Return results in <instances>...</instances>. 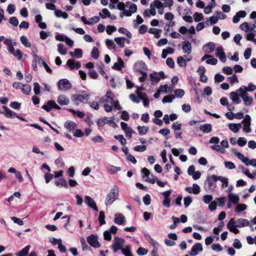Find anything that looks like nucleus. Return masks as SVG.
<instances>
[{
    "label": "nucleus",
    "instance_id": "f3484780",
    "mask_svg": "<svg viewBox=\"0 0 256 256\" xmlns=\"http://www.w3.org/2000/svg\"><path fill=\"white\" fill-rule=\"evenodd\" d=\"M206 60V62L209 64L216 65L218 62V60L214 58L211 55L205 54L202 58V61H204L205 60L207 59Z\"/></svg>",
    "mask_w": 256,
    "mask_h": 256
},
{
    "label": "nucleus",
    "instance_id": "7ed1b4c3",
    "mask_svg": "<svg viewBox=\"0 0 256 256\" xmlns=\"http://www.w3.org/2000/svg\"><path fill=\"white\" fill-rule=\"evenodd\" d=\"M89 96V94L85 92H82L81 94L73 95L72 96V100L76 106H78L81 102H88Z\"/></svg>",
    "mask_w": 256,
    "mask_h": 256
},
{
    "label": "nucleus",
    "instance_id": "4c0bfd02",
    "mask_svg": "<svg viewBox=\"0 0 256 256\" xmlns=\"http://www.w3.org/2000/svg\"><path fill=\"white\" fill-rule=\"evenodd\" d=\"M55 15L58 18H62L64 19L68 18V14L66 12H63L60 10H56L54 11Z\"/></svg>",
    "mask_w": 256,
    "mask_h": 256
},
{
    "label": "nucleus",
    "instance_id": "c85d7f7f",
    "mask_svg": "<svg viewBox=\"0 0 256 256\" xmlns=\"http://www.w3.org/2000/svg\"><path fill=\"white\" fill-rule=\"evenodd\" d=\"M232 151L235 154V155L237 156L238 159H240L242 162L246 164L247 162H248V158L244 156V154L238 152L236 149H233Z\"/></svg>",
    "mask_w": 256,
    "mask_h": 256
},
{
    "label": "nucleus",
    "instance_id": "e433bc0d",
    "mask_svg": "<svg viewBox=\"0 0 256 256\" xmlns=\"http://www.w3.org/2000/svg\"><path fill=\"white\" fill-rule=\"evenodd\" d=\"M160 91L162 92L167 93L172 92L174 88V86H168L167 84L162 85L160 86Z\"/></svg>",
    "mask_w": 256,
    "mask_h": 256
},
{
    "label": "nucleus",
    "instance_id": "37998d69",
    "mask_svg": "<svg viewBox=\"0 0 256 256\" xmlns=\"http://www.w3.org/2000/svg\"><path fill=\"white\" fill-rule=\"evenodd\" d=\"M118 31L120 33L125 34L129 38L132 37V34L124 28L122 27L119 28Z\"/></svg>",
    "mask_w": 256,
    "mask_h": 256
},
{
    "label": "nucleus",
    "instance_id": "a18cd8bd",
    "mask_svg": "<svg viewBox=\"0 0 256 256\" xmlns=\"http://www.w3.org/2000/svg\"><path fill=\"white\" fill-rule=\"evenodd\" d=\"M121 250L125 256H133L130 252V248L128 246H126Z\"/></svg>",
    "mask_w": 256,
    "mask_h": 256
},
{
    "label": "nucleus",
    "instance_id": "dca6fc26",
    "mask_svg": "<svg viewBox=\"0 0 256 256\" xmlns=\"http://www.w3.org/2000/svg\"><path fill=\"white\" fill-rule=\"evenodd\" d=\"M8 172L15 174L16 178L18 180V182H23V178L21 172L20 171L16 170L14 168L11 167L8 168Z\"/></svg>",
    "mask_w": 256,
    "mask_h": 256
},
{
    "label": "nucleus",
    "instance_id": "ddd939ff",
    "mask_svg": "<svg viewBox=\"0 0 256 256\" xmlns=\"http://www.w3.org/2000/svg\"><path fill=\"white\" fill-rule=\"evenodd\" d=\"M202 244L200 243H196L192 246V250L189 252V254L191 256H196L200 252H202Z\"/></svg>",
    "mask_w": 256,
    "mask_h": 256
},
{
    "label": "nucleus",
    "instance_id": "774afa93",
    "mask_svg": "<svg viewBox=\"0 0 256 256\" xmlns=\"http://www.w3.org/2000/svg\"><path fill=\"white\" fill-rule=\"evenodd\" d=\"M136 252L137 254L140 256H144L148 254V250L144 248L140 247L137 250Z\"/></svg>",
    "mask_w": 256,
    "mask_h": 256
},
{
    "label": "nucleus",
    "instance_id": "2eb2a0df",
    "mask_svg": "<svg viewBox=\"0 0 256 256\" xmlns=\"http://www.w3.org/2000/svg\"><path fill=\"white\" fill-rule=\"evenodd\" d=\"M57 102L60 106H68L70 102L69 98L64 94L59 95L57 98Z\"/></svg>",
    "mask_w": 256,
    "mask_h": 256
},
{
    "label": "nucleus",
    "instance_id": "bf43d9fd",
    "mask_svg": "<svg viewBox=\"0 0 256 256\" xmlns=\"http://www.w3.org/2000/svg\"><path fill=\"white\" fill-rule=\"evenodd\" d=\"M91 56L97 60L99 56V51L97 48H94L91 52Z\"/></svg>",
    "mask_w": 256,
    "mask_h": 256
},
{
    "label": "nucleus",
    "instance_id": "c756f323",
    "mask_svg": "<svg viewBox=\"0 0 256 256\" xmlns=\"http://www.w3.org/2000/svg\"><path fill=\"white\" fill-rule=\"evenodd\" d=\"M230 98L234 104H239L241 102V100L238 96V94L236 92H231L230 94Z\"/></svg>",
    "mask_w": 256,
    "mask_h": 256
},
{
    "label": "nucleus",
    "instance_id": "864d4df0",
    "mask_svg": "<svg viewBox=\"0 0 256 256\" xmlns=\"http://www.w3.org/2000/svg\"><path fill=\"white\" fill-rule=\"evenodd\" d=\"M105 218V214L104 212L100 211V212L99 216H98V220L100 222V224L102 226L106 224V222L104 220Z\"/></svg>",
    "mask_w": 256,
    "mask_h": 256
},
{
    "label": "nucleus",
    "instance_id": "1a4fd4ad",
    "mask_svg": "<svg viewBox=\"0 0 256 256\" xmlns=\"http://www.w3.org/2000/svg\"><path fill=\"white\" fill-rule=\"evenodd\" d=\"M71 87L70 84L66 79H62L58 82V88L60 91L65 92L68 90Z\"/></svg>",
    "mask_w": 256,
    "mask_h": 256
},
{
    "label": "nucleus",
    "instance_id": "5701e85b",
    "mask_svg": "<svg viewBox=\"0 0 256 256\" xmlns=\"http://www.w3.org/2000/svg\"><path fill=\"white\" fill-rule=\"evenodd\" d=\"M125 222V218L124 215L120 213H117L114 216V222L118 225L124 224Z\"/></svg>",
    "mask_w": 256,
    "mask_h": 256
},
{
    "label": "nucleus",
    "instance_id": "09e8293b",
    "mask_svg": "<svg viewBox=\"0 0 256 256\" xmlns=\"http://www.w3.org/2000/svg\"><path fill=\"white\" fill-rule=\"evenodd\" d=\"M177 64L180 67L186 66V60L182 56H178L177 58Z\"/></svg>",
    "mask_w": 256,
    "mask_h": 256
},
{
    "label": "nucleus",
    "instance_id": "aec40b11",
    "mask_svg": "<svg viewBox=\"0 0 256 256\" xmlns=\"http://www.w3.org/2000/svg\"><path fill=\"white\" fill-rule=\"evenodd\" d=\"M137 10V6L135 4H131L130 6V9L128 10H124L123 14L126 16H130L132 14L135 13Z\"/></svg>",
    "mask_w": 256,
    "mask_h": 256
},
{
    "label": "nucleus",
    "instance_id": "0e129e2a",
    "mask_svg": "<svg viewBox=\"0 0 256 256\" xmlns=\"http://www.w3.org/2000/svg\"><path fill=\"white\" fill-rule=\"evenodd\" d=\"M104 97L110 99V104H113L114 96L111 92H108L106 94V96Z\"/></svg>",
    "mask_w": 256,
    "mask_h": 256
},
{
    "label": "nucleus",
    "instance_id": "4be33fe9",
    "mask_svg": "<svg viewBox=\"0 0 256 256\" xmlns=\"http://www.w3.org/2000/svg\"><path fill=\"white\" fill-rule=\"evenodd\" d=\"M254 28L251 26L248 31H246V38L248 40H254V38L256 36V31L254 30Z\"/></svg>",
    "mask_w": 256,
    "mask_h": 256
},
{
    "label": "nucleus",
    "instance_id": "39448f33",
    "mask_svg": "<svg viewBox=\"0 0 256 256\" xmlns=\"http://www.w3.org/2000/svg\"><path fill=\"white\" fill-rule=\"evenodd\" d=\"M2 108H4V111L0 110V113L3 114L6 118H14L16 117L22 121L26 122L24 118L18 116L14 112L12 111L6 106H3Z\"/></svg>",
    "mask_w": 256,
    "mask_h": 256
},
{
    "label": "nucleus",
    "instance_id": "680f3d73",
    "mask_svg": "<svg viewBox=\"0 0 256 256\" xmlns=\"http://www.w3.org/2000/svg\"><path fill=\"white\" fill-rule=\"evenodd\" d=\"M116 28L115 26L108 25L106 26V32L108 34L110 35L113 32H116Z\"/></svg>",
    "mask_w": 256,
    "mask_h": 256
},
{
    "label": "nucleus",
    "instance_id": "79ce46f5",
    "mask_svg": "<svg viewBox=\"0 0 256 256\" xmlns=\"http://www.w3.org/2000/svg\"><path fill=\"white\" fill-rule=\"evenodd\" d=\"M20 40L22 44L26 48H30L31 46V44L28 42L26 36H22L20 38Z\"/></svg>",
    "mask_w": 256,
    "mask_h": 256
},
{
    "label": "nucleus",
    "instance_id": "603ef678",
    "mask_svg": "<svg viewBox=\"0 0 256 256\" xmlns=\"http://www.w3.org/2000/svg\"><path fill=\"white\" fill-rule=\"evenodd\" d=\"M56 184L57 186H64L65 188L68 187L66 181L62 178H61L56 181Z\"/></svg>",
    "mask_w": 256,
    "mask_h": 256
},
{
    "label": "nucleus",
    "instance_id": "473e14b6",
    "mask_svg": "<svg viewBox=\"0 0 256 256\" xmlns=\"http://www.w3.org/2000/svg\"><path fill=\"white\" fill-rule=\"evenodd\" d=\"M124 67V62L120 58H118V62H115L112 66V68L118 70H121Z\"/></svg>",
    "mask_w": 256,
    "mask_h": 256
},
{
    "label": "nucleus",
    "instance_id": "a211bd4d",
    "mask_svg": "<svg viewBox=\"0 0 256 256\" xmlns=\"http://www.w3.org/2000/svg\"><path fill=\"white\" fill-rule=\"evenodd\" d=\"M146 64L144 62L139 61L135 63L134 69L139 72H144V70L146 68Z\"/></svg>",
    "mask_w": 256,
    "mask_h": 256
},
{
    "label": "nucleus",
    "instance_id": "3c124183",
    "mask_svg": "<svg viewBox=\"0 0 256 256\" xmlns=\"http://www.w3.org/2000/svg\"><path fill=\"white\" fill-rule=\"evenodd\" d=\"M212 150H215L217 152H218L222 154H224L226 150L224 148L221 147L218 144L212 145L210 146Z\"/></svg>",
    "mask_w": 256,
    "mask_h": 256
},
{
    "label": "nucleus",
    "instance_id": "49530a36",
    "mask_svg": "<svg viewBox=\"0 0 256 256\" xmlns=\"http://www.w3.org/2000/svg\"><path fill=\"white\" fill-rule=\"evenodd\" d=\"M137 128L140 135H144L148 132V127L145 126H138Z\"/></svg>",
    "mask_w": 256,
    "mask_h": 256
},
{
    "label": "nucleus",
    "instance_id": "6ab92c4d",
    "mask_svg": "<svg viewBox=\"0 0 256 256\" xmlns=\"http://www.w3.org/2000/svg\"><path fill=\"white\" fill-rule=\"evenodd\" d=\"M66 64L70 67V70H74V68L78 69L81 66V64L79 62H75L72 59L68 60Z\"/></svg>",
    "mask_w": 256,
    "mask_h": 256
},
{
    "label": "nucleus",
    "instance_id": "393cba45",
    "mask_svg": "<svg viewBox=\"0 0 256 256\" xmlns=\"http://www.w3.org/2000/svg\"><path fill=\"white\" fill-rule=\"evenodd\" d=\"M228 198L230 202H232L234 204H236L240 202L239 196L237 194L230 192L228 194Z\"/></svg>",
    "mask_w": 256,
    "mask_h": 256
},
{
    "label": "nucleus",
    "instance_id": "c9c22d12",
    "mask_svg": "<svg viewBox=\"0 0 256 256\" xmlns=\"http://www.w3.org/2000/svg\"><path fill=\"white\" fill-rule=\"evenodd\" d=\"M150 80L152 84H154V82L157 83L160 80V78L159 77V74L156 72H154L150 74Z\"/></svg>",
    "mask_w": 256,
    "mask_h": 256
},
{
    "label": "nucleus",
    "instance_id": "4d7b16f0",
    "mask_svg": "<svg viewBox=\"0 0 256 256\" xmlns=\"http://www.w3.org/2000/svg\"><path fill=\"white\" fill-rule=\"evenodd\" d=\"M212 196L210 194H206L202 197V200L206 204H210L212 201Z\"/></svg>",
    "mask_w": 256,
    "mask_h": 256
},
{
    "label": "nucleus",
    "instance_id": "13d9d810",
    "mask_svg": "<svg viewBox=\"0 0 256 256\" xmlns=\"http://www.w3.org/2000/svg\"><path fill=\"white\" fill-rule=\"evenodd\" d=\"M99 15L102 17V18H106V16L110 17V14L108 10L106 8H103L102 10V13L100 12Z\"/></svg>",
    "mask_w": 256,
    "mask_h": 256
},
{
    "label": "nucleus",
    "instance_id": "f8f14e48",
    "mask_svg": "<svg viewBox=\"0 0 256 256\" xmlns=\"http://www.w3.org/2000/svg\"><path fill=\"white\" fill-rule=\"evenodd\" d=\"M84 202L88 206L92 208L96 211H98V208L96 202L90 196H85Z\"/></svg>",
    "mask_w": 256,
    "mask_h": 256
},
{
    "label": "nucleus",
    "instance_id": "f704fd0d",
    "mask_svg": "<svg viewBox=\"0 0 256 256\" xmlns=\"http://www.w3.org/2000/svg\"><path fill=\"white\" fill-rule=\"evenodd\" d=\"M144 236L146 239L150 243L154 248H158L159 244L149 234H145Z\"/></svg>",
    "mask_w": 256,
    "mask_h": 256
},
{
    "label": "nucleus",
    "instance_id": "423d86ee",
    "mask_svg": "<svg viewBox=\"0 0 256 256\" xmlns=\"http://www.w3.org/2000/svg\"><path fill=\"white\" fill-rule=\"evenodd\" d=\"M124 239L118 236L115 237L112 244L114 252H116L118 250H122L124 248Z\"/></svg>",
    "mask_w": 256,
    "mask_h": 256
},
{
    "label": "nucleus",
    "instance_id": "2f4dec72",
    "mask_svg": "<svg viewBox=\"0 0 256 256\" xmlns=\"http://www.w3.org/2000/svg\"><path fill=\"white\" fill-rule=\"evenodd\" d=\"M31 248L30 245H28L23 248L21 250L16 253L17 256H28L30 250Z\"/></svg>",
    "mask_w": 256,
    "mask_h": 256
},
{
    "label": "nucleus",
    "instance_id": "58836bf2",
    "mask_svg": "<svg viewBox=\"0 0 256 256\" xmlns=\"http://www.w3.org/2000/svg\"><path fill=\"white\" fill-rule=\"evenodd\" d=\"M162 30L160 29L150 28L148 30V32L154 34L156 38H159L160 36V33L162 32Z\"/></svg>",
    "mask_w": 256,
    "mask_h": 256
},
{
    "label": "nucleus",
    "instance_id": "5fc2aeb1",
    "mask_svg": "<svg viewBox=\"0 0 256 256\" xmlns=\"http://www.w3.org/2000/svg\"><path fill=\"white\" fill-rule=\"evenodd\" d=\"M247 208V206L245 204H238L236 208V210L237 212H240Z\"/></svg>",
    "mask_w": 256,
    "mask_h": 256
},
{
    "label": "nucleus",
    "instance_id": "a19ab883",
    "mask_svg": "<svg viewBox=\"0 0 256 256\" xmlns=\"http://www.w3.org/2000/svg\"><path fill=\"white\" fill-rule=\"evenodd\" d=\"M244 102L245 105L250 106L252 104V97L248 96V94L243 95L242 98Z\"/></svg>",
    "mask_w": 256,
    "mask_h": 256
},
{
    "label": "nucleus",
    "instance_id": "a878e982",
    "mask_svg": "<svg viewBox=\"0 0 256 256\" xmlns=\"http://www.w3.org/2000/svg\"><path fill=\"white\" fill-rule=\"evenodd\" d=\"M215 47V44L214 42H210L204 44L203 46V49L205 52L210 53L214 50Z\"/></svg>",
    "mask_w": 256,
    "mask_h": 256
},
{
    "label": "nucleus",
    "instance_id": "69168bd1",
    "mask_svg": "<svg viewBox=\"0 0 256 256\" xmlns=\"http://www.w3.org/2000/svg\"><path fill=\"white\" fill-rule=\"evenodd\" d=\"M74 115L80 118H82L84 117L85 116V114L84 112H80V111H76L73 110H69Z\"/></svg>",
    "mask_w": 256,
    "mask_h": 256
},
{
    "label": "nucleus",
    "instance_id": "9d476101",
    "mask_svg": "<svg viewBox=\"0 0 256 256\" xmlns=\"http://www.w3.org/2000/svg\"><path fill=\"white\" fill-rule=\"evenodd\" d=\"M86 240L88 244L92 246L94 248H98L100 246L98 242V237L96 235L92 234L87 238Z\"/></svg>",
    "mask_w": 256,
    "mask_h": 256
},
{
    "label": "nucleus",
    "instance_id": "f257e3e1",
    "mask_svg": "<svg viewBox=\"0 0 256 256\" xmlns=\"http://www.w3.org/2000/svg\"><path fill=\"white\" fill-rule=\"evenodd\" d=\"M248 225L249 222L246 219L238 218L236 221L234 218H231L227 224V228L230 232L236 234L240 232L236 228L245 227Z\"/></svg>",
    "mask_w": 256,
    "mask_h": 256
},
{
    "label": "nucleus",
    "instance_id": "4468645a",
    "mask_svg": "<svg viewBox=\"0 0 256 256\" xmlns=\"http://www.w3.org/2000/svg\"><path fill=\"white\" fill-rule=\"evenodd\" d=\"M216 56L219 58L220 60L224 62L226 60V54L222 47H218L216 50Z\"/></svg>",
    "mask_w": 256,
    "mask_h": 256
},
{
    "label": "nucleus",
    "instance_id": "bb28decb",
    "mask_svg": "<svg viewBox=\"0 0 256 256\" xmlns=\"http://www.w3.org/2000/svg\"><path fill=\"white\" fill-rule=\"evenodd\" d=\"M200 130L204 133L208 134L212 131V126L210 124H201Z\"/></svg>",
    "mask_w": 256,
    "mask_h": 256
},
{
    "label": "nucleus",
    "instance_id": "338daca9",
    "mask_svg": "<svg viewBox=\"0 0 256 256\" xmlns=\"http://www.w3.org/2000/svg\"><path fill=\"white\" fill-rule=\"evenodd\" d=\"M34 91L36 95H38L40 94V86L37 82L34 83Z\"/></svg>",
    "mask_w": 256,
    "mask_h": 256
},
{
    "label": "nucleus",
    "instance_id": "de8ad7c7",
    "mask_svg": "<svg viewBox=\"0 0 256 256\" xmlns=\"http://www.w3.org/2000/svg\"><path fill=\"white\" fill-rule=\"evenodd\" d=\"M114 41L120 48L124 47V39L123 38V37L115 38Z\"/></svg>",
    "mask_w": 256,
    "mask_h": 256
},
{
    "label": "nucleus",
    "instance_id": "72a5a7b5",
    "mask_svg": "<svg viewBox=\"0 0 256 256\" xmlns=\"http://www.w3.org/2000/svg\"><path fill=\"white\" fill-rule=\"evenodd\" d=\"M228 128L234 132H238L242 127L241 124L230 123L228 125Z\"/></svg>",
    "mask_w": 256,
    "mask_h": 256
},
{
    "label": "nucleus",
    "instance_id": "6e6552de",
    "mask_svg": "<svg viewBox=\"0 0 256 256\" xmlns=\"http://www.w3.org/2000/svg\"><path fill=\"white\" fill-rule=\"evenodd\" d=\"M42 108L47 112H50L53 108L57 110H61L60 106L53 100H48L46 104H44L42 106Z\"/></svg>",
    "mask_w": 256,
    "mask_h": 256
},
{
    "label": "nucleus",
    "instance_id": "b1692460",
    "mask_svg": "<svg viewBox=\"0 0 256 256\" xmlns=\"http://www.w3.org/2000/svg\"><path fill=\"white\" fill-rule=\"evenodd\" d=\"M182 49L184 53L190 54L192 52V49L191 43L188 40L183 42Z\"/></svg>",
    "mask_w": 256,
    "mask_h": 256
},
{
    "label": "nucleus",
    "instance_id": "f03ea898",
    "mask_svg": "<svg viewBox=\"0 0 256 256\" xmlns=\"http://www.w3.org/2000/svg\"><path fill=\"white\" fill-rule=\"evenodd\" d=\"M120 191L118 188L116 186H113L110 190V192L106 194L104 203L106 206L112 204L118 198L119 196Z\"/></svg>",
    "mask_w": 256,
    "mask_h": 256
},
{
    "label": "nucleus",
    "instance_id": "7c9ffc66",
    "mask_svg": "<svg viewBox=\"0 0 256 256\" xmlns=\"http://www.w3.org/2000/svg\"><path fill=\"white\" fill-rule=\"evenodd\" d=\"M64 128L68 130L70 132L74 131L76 130V124L72 121H66L64 123Z\"/></svg>",
    "mask_w": 256,
    "mask_h": 256
},
{
    "label": "nucleus",
    "instance_id": "8fccbe9b",
    "mask_svg": "<svg viewBox=\"0 0 256 256\" xmlns=\"http://www.w3.org/2000/svg\"><path fill=\"white\" fill-rule=\"evenodd\" d=\"M247 92H248L246 89V86H244L240 87L239 88V89L236 90V92H237L238 94V93L240 94V96L241 98H242V96L243 95H246L248 94Z\"/></svg>",
    "mask_w": 256,
    "mask_h": 256
},
{
    "label": "nucleus",
    "instance_id": "ea45409f",
    "mask_svg": "<svg viewBox=\"0 0 256 256\" xmlns=\"http://www.w3.org/2000/svg\"><path fill=\"white\" fill-rule=\"evenodd\" d=\"M22 92L26 95H28L32 90V87L28 84H23L22 88Z\"/></svg>",
    "mask_w": 256,
    "mask_h": 256
},
{
    "label": "nucleus",
    "instance_id": "052dcab7",
    "mask_svg": "<svg viewBox=\"0 0 256 256\" xmlns=\"http://www.w3.org/2000/svg\"><path fill=\"white\" fill-rule=\"evenodd\" d=\"M218 180H220V182H223V184L222 185V188H224L228 186V178L223 177V176H218Z\"/></svg>",
    "mask_w": 256,
    "mask_h": 256
},
{
    "label": "nucleus",
    "instance_id": "0eeeda50",
    "mask_svg": "<svg viewBox=\"0 0 256 256\" xmlns=\"http://www.w3.org/2000/svg\"><path fill=\"white\" fill-rule=\"evenodd\" d=\"M218 176L213 174L207 177V184L205 186V188L208 190L214 191L216 188V186L214 184V182L218 180Z\"/></svg>",
    "mask_w": 256,
    "mask_h": 256
},
{
    "label": "nucleus",
    "instance_id": "cd10ccee",
    "mask_svg": "<svg viewBox=\"0 0 256 256\" xmlns=\"http://www.w3.org/2000/svg\"><path fill=\"white\" fill-rule=\"evenodd\" d=\"M106 168L107 170L110 174H114L120 170H121V168L120 167L116 166H114L108 164L106 165Z\"/></svg>",
    "mask_w": 256,
    "mask_h": 256
},
{
    "label": "nucleus",
    "instance_id": "412c9836",
    "mask_svg": "<svg viewBox=\"0 0 256 256\" xmlns=\"http://www.w3.org/2000/svg\"><path fill=\"white\" fill-rule=\"evenodd\" d=\"M33 58H34V60H33L32 66L34 68V70H36L37 69V64H42L44 61L42 59V58L38 56H37L36 54H33Z\"/></svg>",
    "mask_w": 256,
    "mask_h": 256
},
{
    "label": "nucleus",
    "instance_id": "20e7f679",
    "mask_svg": "<svg viewBox=\"0 0 256 256\" xmlns=\"http://www.w3.org/2000/svg\"><path fill=\"white\" fill-rule=\"evenodd\" d=\"M142 177L145 181L151 184L157 182V180H158V178L154 174H150V170L148 168H142Z\"/></svg>",
    "mask_w": 256,
    "mask_h": 256
},
{
    "label": "nucleus",
    "instance_id": "9b49d317",
    "mask_svg": "<svg viewBox=\"0 0 256 256\" xmlns=\"http://www.w3.org/2000/svg\"><path fill=\"white\" fill-rule=\"evenodd\" d=\"M251 122V118L248 114H246L244 119L242 121V124H244V130L247 133L250 132L252 131L250 127Z\"/></svg>",
    "mask_w": 256,
    "mask_h": 256
},
{
    "label": "nucleus",
    "instance_id": "6e6d98bb",
    "mask_svg": "<svg viewBox=\"0 0 256 256\" xmlns=\"http://www.w3.org/2000/svg\"><path fill=\"white\" fill-rule=\"evenodd\" d=\"M143 22H144V20L142 18V17L138 15L136 16V20H134V21H133V24H134V27L137 28L138 25L142 24Z\"/></svg>",
    "mask_w": 256,
    "mask_h": 256
},
{
    "label": "nucleus",
    "instance_id": "e2e57ef3",
    "mask_svg": "<svg viewBox=\"0 0 256 256\" xmlns=\"http://www.w3.org/2000/svg\"><path fill=\"white\" fill-rule=\"evenodd\" d=\"M174 98V96L172 95H168L164 97L162 100L163 103L166 102H172Z\"/></svg>",
    "mask_w": 256,
    "mask_h": 256
},
{
    "label": "nucleus",
    "instance_id": "c03bdc74",
    "mask_svg": "<svg viewBox=\"0 0 256 256\" xmlns=\"http://www.w3.org/2000/svg\"><path fill=\"white\" fill-rule=\"evenodd\" d=\"M58 52L62 55H66V49L62 44H58Z\"/></svg>",
    "mask_w": 256,
    "mask_h": 256
}]
</instances>
